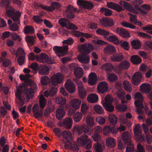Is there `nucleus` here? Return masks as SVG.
Instances as JSON below:
<instances>
[{"label": "nucleus", "mask_w": 152, "mask_h": 152, "mask_svg": "<svg viewBox=\"0 0 152 152\" xmlns=\"http://www.w3.org/2000/svg\"><path fill=\"white\" fill-rule=\"evenodd\" d=\"M66 99L62 97H58L56 99V102L57 104L63 105L66 103Z\"/></svg>", "instance_id": "obj_52"}, {"label": "nucleus", "mask_w": 152, "mask_h": 152, "mask_svg": "<svg viewBox=\"0 0 152 152\" xmlns=\"http://www.w3.org/2000/svg\"><path fill=\"white\" fill-rule=\"evenodd\" d=\"M59 23L63 28L66 27L69 30L77 29L78 27L74 24L70 23L69 20L66 18H62L59 20Z\"/></svg>", "instance_id": "obj_9"}, {"label": "nucleus", "mask_w": 152, "mask_h": 152, "mask_svg": "<svg viewBox=\"0 0 152 152\" xmlns=\"http://www.w3.org/2000/svg\"><path fill=\"white\" fill-rule=\"evenodd\" d=\"M65 112L64 109L58 108L56 111V116L58 119H62L65 115Z\"/></svg>", "instance_id": "obj_31"}, {"label": "nucleus", "mask_w": 152, "mask_h": 152, "mask_svg": "<svg viewBox=\"0 0 152 152\" xmlns=\"http://www.w3.org/2000/svg\"><path fill=\"white\" fill-rule=\"evenodd\" d=\"M104 51L105 54L110 55L115 54L116 53V50L113 45H109L105 47Z\"/></svg>", "instance_id": "obj_23"}, {"label": "nucleus", "mask_w": 152, "mask_h": 152, "mask_svg": "<svg viewBox=\"0 0 152 152\" xmlns=\"http://www.w3.org/2000/svg\"><path fill=\"white\" fill-rule=\"evenodd\" d=\"M96 32L97 34L102 35L106 38L110 34L108 31L103 29L98 28L96 30Z\"/></svg>", "instance_id": "obj_36"}, {"label": "nucleus", "mask_w": 152, "mask_h": 152, "mask_svg": "<svg viewBox=\"0 0 152 152\" xmlns=\"http://www.w3.org/2000/svg\"><path fill=\"white\" fill-rule=\"evenodd\" d=\"M46 99L45 97L42 95L39 99V103L40 107L41 108H43L46 104Z\"/></svg>", "instance_id": "obj_49"}, {"label": "nucleus", "mask_w": 152, "mask_h": 152, "mask_svg": "<svg viewBox=\"0 0 152 152\" xmlns=\"http://www.w3.org/2000/svg\"><path fill=\"white\" fill-rule=\"evenodd\" d=\"M65 86L67 91L70 93H73L75 91V84L70 80H68L65 83Z\"/></svg>", "instance_id": "obj_16"}, {"label": "nucleus", "mask_w": 152, "mask_h": 152, "mask_svg": "<svg viewBox=\"0 0 152 152\" xmlns=\"http://www.w3.org/2000/svg\"><path fill=\"white\" fill-rule=\"evenodd\" d=\"M149 84L148 83H143L140 86V89L143 90H145L148 93L147 95L148 97L150 100H152V91H150L151 89L149 87Z\"/></svg>", "instance_id": "obj_20"}, {"label": "nucleus", "mask_w": 152, "mask_h": 152, "mask_svg": "<svg viewBox=\"0 0 152 152\" xmlns=\"http://www.w3.org/2000/svg\"><path fill=\"white\" fill-rule=\"evenodd\" d=\"M72 123V120L70 118H68L64 119L62 123V125L67 129L71 128Z\"/></svg>", "instance_id": "obj_27"}, {"label": "nucleus", "mask_w": 152, "mask_h": 152, "mask_svg": "<svg viewBox=\"0 0 152 152\" xmlns=\"http://www.w3.org/2000/svg\"><path fill=\"white\" fill-rule=\"evenodd\" d=\"M98 96L95 94H91L89 95L87 97V100L90 102L95 103L97 102L98 100Z\"/></svg>", "instance_id": "obj_28"}, {"label": "nucleus", "mask_w": 152, "mask_h": 152, "mask_svg": "<svg viewBox=\"0 0 152 152\" xmlns=\"http://www.w3.org/2000/svg\"><path fill=\"white\" fill-rule=\"evenodd\" d=\"M105 102L103 104L105 110L109 112H112L114 110V106L111 104L112 100L110 96H107L105 98Z\"/></svg>", "instance_id": "obj_14"}, {"label": "nucleus", "mask_w": 152, "mask_h": 152, "mask_svg": "<svg viewBox=\"0 0 152 152\" xmlns=\"http://www.w3.org/2000/svg\"><path fill=\"white\" fill-rule=\"evenodd\" d=\"M14 53H15L16 56L25 55L24 50L21 48H19L16 51H14Z\"/></svg>", "instance_id": "obj_58"}, {"label": "nucleus", "mask_w": 152, "mask_h": 152, "mask_svg": "<svg viewBox=\"0 0 152 152\" xmlns=\"http://www.w3.org/2000/svg\"><path fill=\"white\" fill-rule=\"evenodd\" d=\"M32 19L34 21L37 23H41L43 21V20L38 15H34Z\"/></svg>", "instance_id": "obj_64"}, {"label": "nucleus", "mask_w": 152, "mask_h": 152, "mask_svg": "<svg viewBox=\"0 0 152 152\" xmlns=\"http://www.w3.org/2000/svg\"><path fill=\"white\" fill-rule=\"evenodd\" d=\"M50 79L47 76H42L41 77L40 82L43 85H47L50 83Z\"/></svg>", "instance_id": "obj_43"}, {"label": "nucleus", "mask_w": 152, "mask_h": 152, "mask_svg": "<svg viewBox=\"0 0 152 152\" xmlns=\"http://www.w3.org/2000/svg\"><path fill=\"white\" fill-rule=\"evenodd\" d=\"M106 141V145L109 147H114L116 144L115 140L113 138L108 137Z\"/></svg>", "instance_id": "obj_33"}, {"label": "nucleus", "mask_w": 152, "mask_h": 152, "mask_svg": "<svg viewBox=\"0 0 152 152\" xmlns=\"http://www.w3.org/2000/svg\"><path fill=\"white\" fill-rule=\"evenodd\" d=\"M17 23H13L10 26V29L13 31H18L19 29V26L18 25V24H20L19 20L17 21Z\"/></svg>", "instance_id": "obj_56"}, {"label": "nucleus", "mask_w": 152, "mask_h": 152, "mask_svg": "<svg viewBox=\"0 0 152 152\" xmlns=\"http://www.w3.org/2000/svg\"><path fill=\"white\" fill-rule=\"evenodd\" d=\"M93 146L96 152H102L103 150V146L98 142H96L94 143Z\"/></svg>", "instance_id": "obj_41"}, {"label": "nucleus", "mask_w": 152, "mask_h": 152, "mask_svg": "<svg viewBox=\"0 0 152 152\" xmlns=\"http://www.w3.org/2000/svg\"><path fill=\"white\" fill-rule=\"evenodd\" d=\"M57 92V88L55 86L52 87L50 89L49 91H46L44 93L45 96L48 97L49 96H52L55 95Z\"/></svg>", "instance_id": "obj_25"}, {"label": "nucleus", "mask_w": 152, "mask_h": 152, "mask_svg": "<svg viewBox=\"0 0 152 152\" xmlns=\"http://www.w3.org/2000/svg\"><path fill=\"white\" fill-rule=\"evenodd\" d=\"M124 58V56L120 54L117 55H113L111 57V59L113 61L118 62L122 60Z\"/></svg>", "instance_id": "obj_47"}, {"label": "nucleus", "mask_w": 152, "mask_h": 152, "mask_svg": "<svg viewBox=\"0 0 152 152\" xmlns=\"http://www.w3.org/2000/svg\"><path fill=\"white\" fill-rule=\"evenodd\" d=\"M77 142L80 145L84 146L87 149H89L91 147V140L88 139V136L85 134L78 137Z\"/></svg>", "instance_id": "obj_7"}, {"label": "nucleus", "mask_w": 152, "mask_h": 152, "mask_svg": "<svg viewBox=\"0 0 152 152\" xmlns=\"http://www.w3.org/2000/svg\"><path fill=\"white\" fill-rule=\"evenodd\" d=\"M86 119L87 126L83 124L80 126L76 125L74 127L75 130L78 132L79 135L82 134L83 132L84 134L88 133V134L91 135L94 131V130L91 128L95 124L93 117L90 115H88Z\"/></svg>", "instance_id": "obj_2"}, {"label": "nucleus", "mask_w": 152, "mask_h": 152, "mask_svg": "<svg viewBox=\"0 0 152 152\" xmlns=\"http://www.w3.org/2000/svg\"><path fill=\"white\" fill-rule=\"evenodd\" d=\"M37 7H41L42 9L48 11L52 12L54 11L56 9H58L61 8V5L58 2H54L51 4L50 7L45 5L42 4L38 5Z\"/></svg>", "instance_id": "obj_10"}, {"label": "nucleus", "mask_w": 152, "mask_h": 152, "mask_svg": "<svg viewBox=\"0 0 152 152\" xmlns=\"http://www.w3.org/2000/svg\"><path fill=\"white\" fill-rule=\"evenodd\" d=\"M24 33L27 34H33L34 33V30L33 27L30 26H26L24 28Z\"/></svg>", "instance_id": "obj_40"}, {"label": "nucleus", "mask_w": 152, "mask_h": 152, "mask_svg": "<svg viewBox=\"0 0 152 152\" xmlns=\"http://www.w3.org/2000/svg\"><path fill=\"white\" fill-rule=\"evenodd\" d=\"M74 81L78 85V93L80 97L82 99L85 98L86 95V91L84 88V86L82 84V82L76 78H74L73 79Z\"/></svg>", "instance_id": "obj_11"}, {"label": "nucleus", "mask_w": 152, "mask_h": 152, "mask_svg": "<svg viewBox=\"0 0 152 152\" xmlns=\"http://www.w3.org/2000/svg\"><path fill=\"white\" fill-rule=\"evenodd\" d=\"M144 48L145 50L149 52L152 51V41H146L144 44Z\"/></svg>", "instance_id": "obj_44"}, {"label": "nucleus", "mask_w": 152, "mask_h": 152, "mask_svg": "<svg viewBox=\"0 0 152 152\" xmlns=\"http://www.w3.org/2000/svg\"><path fill=\"white\" fill-rule=\"evenodd\" d=\"M142 29L144 31L147 30L150 31H146V33L152 35V25L149 24L145 26L142 27Z\"/></svg>", "instance_id": "obj_53"}, {"label": "nucleus", "mask_w": 152, "mask_h": 152, "mask_svg": "<svg viewBox=\"0 0 152 152\" xmlns=\"http://www.w3.org/2000/svg\"><path fill=\"white\" fill-rule=\"evenodd\" d=\"M123 85L125 89L127 91L131 92L132 89L131 86V84L127 81H124L123 82Z\"/></svg>", "instance_id": "obj_57"}, {"label": "nucleus", "mask_w": 152, "mask_h": 152, "mask_svg": "<svg viewBox=\"0 0 152 152\" xmlns=\"http://www.w3.org/2000/svg\"><path fill=\"white\" fill-rule=\"evenodd\" d=\"M32 111L34 113V117L36 118H39V117H42L43 116V113L42 110H39V105L38 104H35L32 108Z\"/></svg>", "instance_id": "obj_17"}, {"label": "nucleus", "mask_w": 152, "mask_h": 152, "mask_svg": "<svg viewBox=\"0 0 152 152\" xmlns=\"http://www.w3.org/2000/svg\"><path fill=\"white\" fill-rule=\"evenodd\" d=\"M107 77L108 80L110 81H115L117 80V76L114 73L110 74Z\"/></svg>", "instance_id": "obj_62"}, {"label": "nucleus", "mask_w": 152, "mask_h": 152, "mask_svg": "<svg viewBox=\"0 0 152 152\" xmlns=\"http://www.w3.org/2000/svg\"><path fill=\"white\" fill-rule=\"evenodd\" d=\"M49 71V69L48 67L42 65L39 69V74L41 75L47 74Z\"/></svg>", "instance_id": "obj_34"}, {"label": "nucleus", "mask_w": 152, "mask_h": 152, "mask_svg": "<svg viewBox=\"0 0 152 152\" xmlns=\"http://www.w3.org/2000/svg\"><path fill=\"white\" fill-rule=\"evenodd\" d=\"M116 93L118 98L122 100L124 98L125 93L121 88L117 89Z\"/></svg>", "instance_id": "obj_42"}, {"label": "nucleus", "mask_w": 152, "mask_h": 152, "mask_svg": "<svg viewBox=\"0 0 152 152\" xmlns=\"http://www.w3.org/2000/svg\"><path fill=\"white\" fill-rule=\"evenodd\" d=\"M101 12L105 16H110L112 14V11L110 10L105 7H102L100 10Z\"/></svg>", "instance_id": "obj_45"}, {"label": "nucleus", "mask_w": 152, "mask_h": 152, "mask_svg": "<svg viewBox=\"0 0 152 152\" xmlns=\"http://www.w3.org/2000/svg\"><path fill=\"white\" fill-rule=\"evenodd\" d=\"M53 50L56 54L61 55L63 53L62 49L60 47L57 46L53 47Z\"/></svg>", "instance_id": "obj_61"}, {"label": "nucleus", "mask_w": 152, "mask_h": 152, "mask_svg": "<svg viewBox=\"0 0 152 152\" xmlns=\"http://www.w3.org/2000/svg\"><path fill=\"white\" fill-rule=\"evenodd\" d=\"M131 45L132 47L135 49H138L141 47L140 42L136 40H133L131 42Z\"/></svg>", "instance_id": "obj_48"}, {"label": "nucleus", "mask_w": 152, "mask_h": 152, "mask_svg": "<svg viewBox=\"0 0 152 152\" xmlns=\"http://www.w3.org/2000/svg\"><path fill=\"white\" fill-rule=\"evenodd\" d=\"M116 33L119 34L124 37H130L128 32L122 28H118L115 29Z\"/></svg>", "instance_id": "obj_26"}, {"label": "nucleus", "mask_w": 152, "mask_h": 152, "mask_svg": "<svg viewBox=\"0 0 152 152\" xmlns=\"http://www.w3.org/2000/svg\"><path fill=\"white\" fill-rule=\"evenodd\" d=\"M109 120L111 124L113 125H115L117 122V118L114 114H112L109 115Z\"/></svg>", "instance_id": "obj_46"}, {"label": "nucleus", "mask_w": 152, "mask_h": 152, "mask_svg": "<svg viewBox=\"0 0 152 152\" xmlns=\"http://www.w3.org/2000/svg\"><path fill=\"white\" fill-rule=\"evenodd\" d=\"M131 62L133 64H140L141 61V58L137 55H132L130 58Z\"/></svg>", "instance_id": "obj_30"}, {"label": "nucleus", "mask_w": 152, "mask_h": 152, "mask_svg": "<svg viewBox=\"0 0 152 152\" xmlns=\"http://www.w3.org/2000/svg\"><path fill=\"white\" fill-rule=\"evenodd\" d=\"M141 74L137 72L135 73L133 75L132 78V83L135 85H138L141 81L142 78Z\"/></svg>", "instance_id": "obj_22"}, {"label": "nucleus", "mask_w": 152, "mask_h": 152, "mask_svg": "<svg viewBox=\"0 0 152 152\" xmlns=\"http://www.w3.org/2000/svg\"><path fill=\"white\" fill-rule=\"evenodd\" d=\"M130 66L129 62L127 61L124 60L120 63L119 65V68L122 70H124L128 69Z\"/></svg>", "instance_id": "obj_29"}, {"label": "nucleus", "mask_w": 152, "mask_h": 152, "mask_svg": "<svg viewBox=\"0 0 152 152\" xmlns=\"http://www.w3.org/2000/svg\"><path fill=\"white\" fill-rule=\"evenodd\" d=\"M74 73L77 78L82 77L83 75L82 68L80 67L75 68L74 70Z\"/></svg>", "instance_id": "obj_35"}, {"label": "nucleus", "mask_w": 152, "mask_h": 152, "mask_svg": "<svg viewBox=\"0 0 152 152\" xmlns=\"http://www.w3.org/2000/svg\"><path fill=\"white\" fill-rule=\"evenodd\" d=\"M114 66L109 63L103 64L101 66V69L107 72H110L112 70Z\"/></svg>", "instance_id": "obj_32"}, {"label": "nucleus", "mask_w": 152, "mask_h": 152, "mask_svg": "<svg viewBox=\"0 0 152 152\" xmlns=\"http://www.w3.org/2000/svg\"><path fill=\"white\" fill-rule=\"evenodd\" d=\"M28 58L32 61L34 60L35 59H37L40 62L43 63H48L53 64L54 63L53 60L49 58L48 56L44 53H41L38 56V55H35L33 53H31Z\"/></svg>", "instance_id": "obj_5"}, {"label": "nucleus", "mask_w": 152, "mask_h": 152, "mask_svg": "<svg viewBox=\"0 0 152 152\" xmlns=\"http://www.w3.org/2000/svg\"><path fill=\"white\" fill-rule=\"evenodd\" d=\"M1 61L2 62L3 65L6 67L8 66L11 63L10 60L6 58L2 59Z\"/></svg>", "instance_id": "obj_63"}, {"label": "nucleus", "mask_w": 152, "mask_h": 152, "mask_svg": "<svg viewBox=\"0 0 152 152\" xmlns=\"http://www.w3.org/2000/svg\"><path fill=\"white\" fill-rule=\"evenodd\" d=\"M80 48L84 51V53L79 57L78 61L80 63L87 64L90 60L89 56L87 54L93 50V47L91 44L85 43L82 45Z\"/></svg>", "instance_id": "obj_4"}, {"label": "nucleus", "mask_w": 152, "mask_h": 152, "mask_svg": "<svg viewBox=\"0 0 152 152\" xmlns=\"http://www.w3.org/2000/svg\"><path fill=\"white\" fill-rule=\"evenodd\" d=\"M76 9L71 5H68L66 10L65 15L66 17L70 19L73 18L75 17L74 12H76Z\"/></svg>", "instance_id": "obj_15"}, {"label": "nucleus", "mask_w": 152, "mask_h": 152, "mask_svg": "<svg viewBox=\"0 0 152 152\" xmlns=\"http://www.w3.org/2000/svg\"><path fill=\"white\" fill-rule=\"evenodd\" d=\"M77 3L80 7L81 8H84L88 10H91L94 7V4L90 1L77 0Z\"/></svg>", "instance_id": "obj_12"}, {"label": "nucleus", "mask_w": 152, "mask_h": 152, "mask_svg": "<svg viewBox=\"0 0 152 152\" xmlns=\"http://www.w3.org/2000/svg\"><path fill=\"white\" fill-rule=\"evenodd\" d=\"M88 83L91 85H93L97 82V78L96 74L93 72L91 73L88 76Z\"/></svg>", "instance_id": "obj_24"}, {"label": "nucleus", "mask_w": 152, "mask_h": 152, "mask_svg": "<svg viewBox=\"0 0 152 152\" xmlns=\"http://www.w3.org/2000/svg\"><path fill=\"white\" fill-rule=\"evenodd\" d=\"M6 13L8 16L11 18L14 22L18 21L20 20V18L21 16V13L17 11L15 13V10L12 7L6 8Z\"/></svg>", "instance_id": "obj_8"}, {"label": "nucleus", "mask_w": 152, "mask_h": 152, "mask_svg": "<svg viewBox=\"0 0 152 152\" xmlns=\"http://www.w3.org/2000/svg\"><path fill=\"white\" fill-rule=\"evenodd\" d=\"M107 39L110 42L114 44L117 45L119 43V41L117 38L114 35H110V34L107 37Z\"/></svg>", "instance_id": "obj_39"}, {"label": "nucleus", "mask_w": 152, "mask_h": 152, "mask_svg": "<svg viewBox=\"0 0 152 152\" xmlns=\"http://www.w3.org/2000/svg\"><path fill=\"white\" fill-rule=\"evenodd\" d=\"M11 2V0H2L1 5L2 7H5L6 8H8L9 7V4Z\"/></svg>", "instance_id": "obj_59"}, {"label": "nucleus", "mask_w": 152, "mask_h": 152, "mask_svg": "<svg viewBox=\"0 0 152 152\" xmlns=\"http://www.w3.org/2000/svg\"><path fill=\"white\" fill-rule=\"evenodd\" d=\"M81 104V101L78 99H75L73 100L71 103V105L73 108L76 109H78Z\"/></svg>", "instance_id": "obj_38"}, {"label": "nucleus", "mask_w": 152, "mask_h": 152, "mask_svg": "<svg viewBox=\"0 0 152 152\" xmlns=\"http://www.w3.org/2000/svg\"><path fill=\"white\" fill-rule=\"evenodd\" d=\"M63 75L61 73H57L51 77V83L55 86H57L61 83L64 80Z\"/></svg>", "instance_id": "obj_13"}, {"label": "nucleus", "mask_w": 152, "mask_h": 152, "mask_svg": "<svg viewBox=\"0 0 152 152\" xmlns=\"http://www.w3.org/2000/svg\"><path fill=\"white\" fill-rule=\"evenodd\" d=\"M122 139L124 144L127 145L126 152H133L134 151V145L131 140V136L128 132L126 131L122 134Z\"/></svg>", "instance_id": "obj_6"}, {"label": "nucleus", "mask_w": 152, "mask_h": 152, "mask_svg": "<svg viewBox=\"0 0 152 152\" xmlns=\"http://www.w3.org/2000/svg\"><path fill=\"white\" fill-rule=\"evenodd\" d=\"M101 24L104 26L110 27L114 24L113 20L108 18H103L100 20Z\"/></svg>", "instance_id": "obj_18"}, {"label": "nucleus", "mask_w": 152, "mask_h": 152, "mask_svg": "<svg viewBox=\"0 0 152 152\" xmlns=\"http://www.w3.org/2000/svg\"><path fill=\"white\" fill-rule=\"evenodd\" d=\"M20 80H24L26 84L22 83L19 86L15 93L16 97L19 100L20 104L23 106L24 104V99L22 96V92L26 93L27 98L29 99L34 96V94L37 90V85L32 79H26V75H20L19 76Z\"/></svg>", "instance_id": "obj_1"}, {"label": "nucleus", "mask_w": 152, "mask_h": 152, "mask_svg": "<svg viewBox=\"0 0 152 152\" xmlns=\"http://www.w3.org/2000/svg\"><path fill=\"white\" fill-rule=\"evenodd\" d=\"M137 34L140 37L144 38L151 39V37L150 35L141 31L138 32Z\"/></svg>", "instance_id": "obj_55"}, {"label": "nucleus", "mask_w": 152, "mask_h": 152, "mask_svg": "<svg viewBox=\"0 0 152 152\" xmlns=\"http://www.w3.org/2000/svg\"><path fill=\"white\" fill-rule=\"evenodd\" d=\"M119 3L121 6L113 2H108L107 5L108 8L114 10L118 12H122L124 10V9L122 8L123 7L124 8L135 14H138V12L135 9V8L133 6H131L127 2L120 1Z\"/></svg>", "instance_id": "obj_3"}, {"label": "nucleus", "mask_w": 152, "mask_h": 152, "mask_svg": "<svg viewBox=\"0 0 152 152\" xmlns=\"http://www.w3.org/2000/svg\"><path fill=\"white\" fill-rule=\"evenodd\" d=\"M34 37L33 36H27L25 38L28 44L33 45L34 44Z\"/></svg>", "instance_id": "obj_51"}, {"label": "nucleus", "mask_w": 152, "mask_h": 152, "mask_svg": "<svg viewBox=\"0 0 152 152\" xmlns=\"http://www.w3.org/2000/svg\"><path fill=\"white\" fill-rule=\"evenodd\" d=\"M94 108L96 112L99 114H102L103 113V109L101 106L99 105L94 106Z\"/></svg>", "instance_id": "obj_60"}, {"label": "nucleus", "mask_w": 152, "mask_h": 152, "mask_svg": "<svg viewBox=\"0 0 152 152\" xmlns=\"http://www.w3.org/2000/svg\"><path fill=\"white\" fill-rule=\"evenodd\" d=\"M97 89L98 92L101 93L107 91L108 89L107 83L105 81L99 83L97 85Z\"/></svg>", "instance_id": "obj_19"}, {"label": "nucleus", "mask_w": 152, "mask_h": 152, "mask_svg": "<svg viewBox=\"0 0 152 152\" xmlns=\"http://www.w3.org/2000/svg\"><path fill=\"white\" fill-rule=\"evenodd\" d=\"M62 135L64 138L67 140L66 141L67 143H68V141L72 139L71 133L68 131H64L62 132Z\"/></svg>", "instance_id": "obj_37"}, {"label": "nucleus", "mask_w": 152, "mask_h": 152, "mask_svg": "<svg viewBox=\"0 0 152 152\" xmlns=\"http://www.w3.org/2000/svg\"><path fill=\"white\" fill-rule=\"evenodd\" d=\"M121 24L123 26L128 28L131 29H135L136 27L134 25L125 21H123Z\"/></svg>", "instance_id": "obj_54"}, {"label": "nucleus", "mask_w": 152, "mask_h": 152, "mask_svg": "<svg viewBox=\"0 0 152 152\" xmlns=\"http://www.w3.org/2000/svg\"><path fill=\"white\" fill-rule=\"evenodd\" d=\"M82 114L80 113H76L73 116V118L75 122H79L82 118Z\"/></svg>", "instance_id": "obj_50"}, {"label": "nucleus", "mask_w": 152, "mask_h": 152, "mask_svg": "<svg viewBox=\"0 0 152 152\" xmlns=\"http://www.w3.org/2000/svg\"><path fill=\"white\" fill-rule=\"evenodd\" d=\"M65 147L66 148H69L74 151L77 152L79 150V148L75 142L68 141V143L65 142Z\"/></svg>", "instance_id": "obj_21"}]
</instances>
